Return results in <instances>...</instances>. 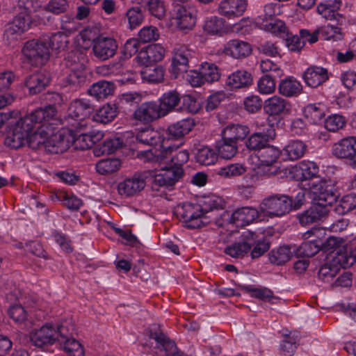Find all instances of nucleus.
Listing matches in <instances>:
<instances>
[{
  "instance_id": "obj_42",
  "label": "nucleus",
  "mask_w": 356,
  "mask_h": 356,
  "mask_svg": "<svg viewBox=\"0 0 356 356\" xmlns=\"http://www.w3.org/2000/svg\"><path fill=\"white\" fill-rule=\"evenodd\" d=\"M238 144L233 141L225 140L217 142L216 149L218 154L222 159H230L234 157L238 152Z\"/></svg>"
},
{
  "instance_id": "obj_32",
  "label": "nucleus",
  "mask_w": 356,
  "mask_h": 356,
  "mask_svg": "<svg viewBox=\"0 0 356 356\" xmlns=\"http://www.w3.org/2000/svg\"><path fill=\"white\" fill-rule=\"evenodd\" d=\"M251 232L243 235V241L236 243L225 249V253L232 257H241L247 254L251 249V244L254 243Z\"/></svg>"
},
{
  "instance_id": "obj_6",
  "label": "nucleus",
  "mask_w": 356,
  "mask_h": 356,
  "mask_svg": "<svg viewBox=\"0 0 356 356\" xmlns=\"http://www.w3.org/2000/svg\"><path fill=\"white\" fill-rule=\"evenodd\" d=\"M24 63L33 67H42L49 59L50 51L45 38L26 42L22 49Z\"/></svg>"
},
{
  "instance_id": "obj_50",
  "label": "nucleus",
  "mask_w": 356,
  "mask_h": 356,
  "mask_svg": "<svg viewBox=\"0 0 356 356\" xmlns=\"http://www.w3.org/2000/svg\"><path fill=\"white\" fill-rule=\"evenodd\" d=\"M204 30L211 35L221 34L226 30L225 20L216 16L211 17L205 21Z\"/></svg>"
},
{
  "instance_id": "obj_5",
  "label": "nucleus",
  "mask_w": 356,
  "mask_h": 356,
  "mask_svg": "<svg viewBox=\"0 0 356 356\" xmlns=\"http://www.w3.org/2000/svg\"><path fill=\"white\" fill-rule=\"evenodd\" d=\"M19 8L22 9L5 26L3 41L10 47L17 46L24 33L31 27L30 13L33 10V2L30 0H19Z\"/></svg>"
},
{
  "instance_id": "obj_31",
  "label": "nucleus",
  "mask_w": 356,
  "mask_h": 356,
  "mask_svg": "<svg viewBox=\"0 0 356 356\" xmlns=\"http://www.w3.org/2000/svg\"><path fill=\"white\" fill-rule=\"evenodd\" d=\"M241 289L253 298L259 299L270 304H277L280 298L274 295L273 291L266 287H254L251 285H241Z\"/></svg>"
},
{
  "instance_id": "obj_15",
  "label": "nucleus",
  "mask_w": 356,
  "mask_h": 356,
  "mask_svg": "<svg viewBox=\"0 0 356 356\" xmlns=\"http://www.w3.org/2000/svg\"><path fill=\"white\" fill-rule=\"evenodd\" d=\"M183 174V168L180 167L163 169L160 173L154 177L152 188L153 190L159 191V187H171L182 177Z\"/></svg>"
},
{
  "instance_id": "obj_41",
  "label": "nucleus",
  "mask_w": 356,
  "mask_h": 356,
  "mask_svg": "<svg viewBox=\"0 0 356 356\" xmlns=\"http://www.w3.org/2000/svg\"><path fill=\"white\" fill-rule=\"evenodd\" d=\"M294 251L295 248L292 251L291 248L289 245L281 246L277 250H273L270 252V261L272 264L282 265L291 259Z\"/></svg>"
},
{
  "instance_id": "obj_26",
  "label": "nucleus",
  "mask_w": 356,
  "mask_h": 356,
  "mask_svg": "<svg viewBox=\"0 0 356 356\" xmlns=\"http://www.w3.org/2000/svg\"><path fill=\"white\" fill-rule=\"evenodd\" d=\"M303 79L308 87L317 88L328 80L327 70L321 67L312 66L305 72Z\"/></svg>"
},
{
  "instance_id": "obj_54",
  "label": "nucleus",
  "mask_w": 356,
  "mask_h": 356,
  "mask_svg": "<svg viewBox=\"0 0 356 356\" xmlns=\"http://www.w3.org/2000/svg\"><path fill=\"white\" fill-rule=\"evenodd\" d=\"M268 143V136L262 133H254L251 135L245 142L246 147L251 150H258L266 146Z\"/></svg>"
},
{
  "instance_id": "obj_46",
  "label": "nucleus",
  "mask_w": 356,
  "mask_h": 356,
  "mask_svg": "<svg viewBox=\"0 0 356 356\" xmlns=\"http://www.w3.org/2000/svg\"><path fill=\"white\" fill-rule=\"evenodd\" d=\"M122 145V140L120 138H109L104 141L102 145L95 148V154L99 156L100 154H110L115 152Z\"/></svg>"
},
{
  "instance_id": "obj_58",
  "label": "nucleus",
  "mask_w": 356,
  "mask_h": 356,
  "mask_svg": "<svg viewBox=\"0 0 356 356\" xmlns=\"http://www.w3.org/2000/svg\"><path fill=\"white\" fill-rule=\"evenodd\" d=\"M339 270L336 265H332V261L323 265L318 270V277L323 282H330L339 273Z\"/></svg>"
},
{
  "instance_id": "obj_1",
  "label": "nucleus",
  "mask_w": 356,
  "mask_h": 356,
  "mask_svg": "<svg viewBox=\"0 0 356 356\" xmlns=\"http://www.w3.org/2000/svg\"><path fill=\"white\" fill-rule=\"evenodd\" d=\"M57 114L53 119L47 122L36 124L34 128L37 130L33 134L29 133L26 142L29 146L33 149H44L51 154H61L69 149L72 138L65 130H59L54 133L49 124L51 121L56 120Z\"/></svg>"
},
{
  "instance_id": "obj_38",
  "label": "nucleus",
  "mask_w": 356,
  "mask_h": 356,
  "mask_svg": "<svg viewBox=\"0 0 356 356\" xmlns=\"http://www.w3.org/2000/svg\"><path fill=\"white\" fill-rule=\"evenodd\" d=\"M128 22L129 28L134 29L140 26L145 20V11L139 6L129 7L124 15Z\"/></svg>"
},
{
  "instance_id": "obj_56",
  "label": "nucleus",
  "mask_w": 356,
  "mask_h": 356,
  "mask_svg": "<svg viewBox=\"0 0 356 356\" xmlns=\"http://www.w3.org/2000/svg\"><path fill=\"white\" fill-rule=\"evenodd\" d=\"M303 114L313 124L319 123L325 115L323 108L316 104L307 105L303 110Z\"/></svg>"
},
{
  "instance_id": "obj_45",
  "label": "nucleus",
  "mask_w": 356,
  "mask_h": 356,
  "mask_svg": "<svg viewBox=\"0 0 356 356\" xmlns=\"http://www.w3.org/2000/svg\"><path fill=\"white\" fill-rule=\"evenodd\" d=\"M298 339L294 334H286L284 337L280 346V354L282 356H293L298 347Z\"/></svg>"
},
{
  "instance_id": "obj_25",
  "label": "nucleus",
  "mask_w": 356,
  "mask_h": 356,
  "mask_svg": "<svg viewBox=\"0 0 356 356\" xmlns=\"http://www.w3.org/2000/svg\"><path fill=\"white\" fill-rule=\"evenodd\" d=\"M224 52L234 58L240 59L250 55L252 48L247 42L235 39L227 42L224 47Z\"/></svg>"
},
{
  "instance_id": "obj_19",
  "label": "nucleus",
  "mask_w": 356,
  "mask_h": 356,
  "mask_svg": "<svg viewBox=\"0 0 356 356\" xmlns=\"http://www.w3.org/2000/svg\"><path fill=\"white\" fill-rule=\"evenodd\" d=\"M164 117L156 102L142 104L134 113V118L144 123L152 122Z\"/></svg>"
},
{
  "instance_id": "obj_63",
  "label": "nucleus",
  "mask_w": 356,
  "mask_h": 356,
  "mask_svg": "<svg viewBox=\"0 0 356 356\" xmlns=\"http://www.w3.org/2000/svg\"><path fill=\"white\" fill-rule=\"evenodd\" d=\"M300 37L297 35H290L285 36L286 45L291 51H300L305 46L306 42H308V38H303L300 33Z\"/></svg>"
},
{
  "instance_id": "obj_23",
  "label": "nucleus",
  "mask_w": 356,
  "mask_h": 356,
  "mask_svg": "<svg viewBox=\"0 0 356 356\" xmlns=\"http://www.w3.org/2000/svg\"><path fill=\"white\" fill-rule=\"evenodd\" d=\"M259 216L257 209L245 207L235 210L230 218L229 222L237 227H243L253 222Z\"/></svg>"
},
{
  "instance_id": "obj_61",
  "label": "nucleus",
  "mask_w": 356,
  "mask_h": 356,
  "mask_svg": "<svg viewBox=\"0 0 356 356\" xmlns=\"http://www.w3.org/2000/svg\"><path fill=\"white\" fill-rule=\"evenodd\" d=\"M356 208V195L353 193L344 195L340 200L337 211L341 213H347Z\"/></svg>"
},
{
  "instance_id": "obj_39",
  "label": "nucleus",
  "mask_w": 356,
  "mask_h": 356,
  "mask_svg": "<svg viewBox=\"0 0 356 356\" xmlns=\"http://www.w3.org/2000/svg\"><path fill=\"white\" fill-rule=\"evenodd\" d=\"M331 260L332 265L336 266L340 270L341 268H346L351 266L356 261V257L353 250L348 251H337L334 255H332Z\"/></svg>"
},
{
  "instance_id": "obj_51",
  "label": "nucleus",
  "mask_w": 356,
  "mask_h": 356,
  "mask_svg": "<svg viewBox=\"0 0 356 356\" xmlns=\"http://www.w3.org/2000/svg\"><path fill=\"white\" fill-rule=\"evenodd\" d=\"M121 162L118 159H107L100 160L96 165V170L99 174H111L119 170Z\"/></svg>"
},
{
  "instance_id": "obj_40",
  "label": "nucleus",
  "mask_w": 356,
  "mask_h": 356,
  "mask_svg": "<svg viewBox=\"0 0 356 356\" xmlns=\"http://www.w3.org/2000/svg\"><path fill=\"white\" fill-rule=\"evenodd\" d=\"M321 245H323L321 239L305 241L296 250V254L299 257H312L321 250Z\"/></svg>"
},
{
  "instance_id": "obj_43",
  "label": "nucleus",
  "mask_w": 356,
  "mask_h": 356,
  "mask_svg": "<svg viewBox=\"0 0 356 356\" xmlns=\"http://www.w3.org/2000/svg\"><path fill=\"white\" fill-rule=\"evenodd\" d=\"M141 77L143 81L150 83H160L163 79L164 70L162 67H154L152 65L144 67L141 70Z\"/></svg>"
},
{
  "instance_id": "obj_37",
  "label": "nucleus",
  "mask_w": 356,
  "mask_h": 356,
  "mask_svg": "<svg viewBox=\"0 0 356 356\" xmlns=\"http://www.w3.org/2000/svg\"><path fill=\"white\" fill-rule=\"evenodd\" d=\"M193 120L188 118L171 124L168 128V134L172 138H180L188 134L194 127Z\"/></svg>"
},
{
  "instance_id": "obj_35",
  "label": "nucleus",
  "mask_w": 356,
  "mask_h": 356,
  "mask_svg": "<svg viewBox=\"0 0 356 356\" xmlns=\"http://www.w3.org/2000/svg\"><path fill=\"white\" fill-rule=\"evenodd\" d=\"M307 145L301 140H291L282 149V155L286 159L295 161L304 156Z\"/></svg>"
},
{
  "instance_id": "obj_20",
  "label": "nucleus",
  "mask_w": 356,
  "mask_h": 356,
  "mask_svg": "<svg viewBox=\"0 0 356 356\" xmlns=\"http://www.w3.org/2000/svg\"><path fill=\"white\" fill-rule=\"evenodd\" d=\"M164 56L163 48L158 44L149 45L145 49H141L137 57V61L139 64L145 67L150 66L152 64L160 61Z\"/></svg>"
},
{
  "instance_id": "obj_14",
  "label": "nucleus",
  "mask_w": 356,
  "mask_h": 356,
  "mask_svg": "<svg viewBox=\"0 0 356 356\" xmlns=\"http://www.w3.org/2000/svg\"><path fill=\"white\" fill-rule=\"evenodd\" d=\"M90 111L91 108L88 104L76 100L71 103L68 109V116L65 120L69 123L70 120H74L72 126L81 131L87 126L86 119L90 116Z\"/></svg>"
},
{
  "instance_id": "obj_13",
  "label": "nucleus",
  "mask_w": 356,
  "mask_h": 356,
  "mask_svg": "<svg viewBox=\"0 0 356 356\" xmlns=\"http://www.w3.org/2000/svg\"><path fill=\"white\" fill-rule=\"evenodd\" d=\"M193 52L186 45H175L170 70L175 79L177 78L179 74L187 72L189 67V60L193 58Z\"/></svg>"
},
{
  "instance_id": "obj_30",
  "label": "nucleus",
  "mask_w": 356,
  "mask_h": 356,
  "mask_svg": "<svg viewBox=\"0 0 356 356\" xmlns=\"http://www.w3.org/2000/svg\"><path fill=\"white\" fill-rule=\"evenodd\" d=\"M292 172L298 181H303L315 177L318 173L316 164L311 161H302L293 168Z\"/></svg>"
},
{
  "instance_id": "obj_53",
  "label": "nucleus",
  "mask_w": 356,
  "mask_h": 356,
  "mask_svg": "<svg viewBox=\"0 0 356 356\" xmlns=\"http://www.w3.org/2000/svg\"><path fill=\"white\" fill-rule=\"evenodd\" d=\"M61 130L67 131L72 138V140L70 141L69 148L72 145H74L75 148L81 149H89L92 147V143L90 140L91 138L90 137L89 134L82 133L76 137V136L73 134L72 129H62Z\"/></svg>"
},
{
  "instance_id": "obj_21",
  "label": "nucleus",
  "mask_w": 356,
  "mask_h": 356,
  "mask_svg": "<svg viewBox=\"0 0 356 356\" xmlns=\"http://www.w3.org/2000/svg\"><path fill=\"white\" fill-rule=\"evenodd\" d=\"M145 186V181L140 176L134 175L120 182L118 186V193L125 197L134 196L140 193Z\"/></svg>"
},
{
  "instance_id": "obj_57",
  "label": "nucleus",
  "mask_w": 356,
  "mask_h": 356,
  "mask_svg": "<svg viewBox=\"0 0 356 356\" xmlns=\"http://www.w3.org/2000/svg\"><path fill=\"white\" fill-rule=\"evenodd\" d=\"M251 234L254 241V243L251 244V248H252L251 257L252 259L259 258L268 250L270 243L265 240L259 238L255 233L251 232Z\"/></svg>"
},
{
  "instance_id": "obj_16",
  "label": "nucleus",
  "mask_w": 356,
  "mask_h": 356,
  "mask_svg": "<svg viewBox=\"0 0 356 356\" xmlns=\"http://www.w3.org/2000/svg\"><path fill=\"white\" fill-rule=\"evenodd\" d=\"M300 33L303 38H308V42L310 44H313L318 40V34L321 35L323 39L326 40H333L337 41L341 40L343 38L341 29L330 24L316 29L312 33L306 29L300 30Z\"/></svg>"
},
{
  "instance_id": "obj_59",
  "label": "nucleus",
  "mask_w": 356,
  "mask_h": 356,
  "mask_svg": "<svg viewBox=\"0 0 356 356\" xmlns=\"http://www.w3.org/2000/svg\"><path fill=\"white\" fill-rule=\"evenodd\" d=\"M345 118L340 115H332L329 116L324 122L325 128L329 131L336 132L343 129L346 125Z\"/></svg>"
},
{
  "instance_id": "obj_4",
  "label": "nucleus",
  "mask_w": 356,
  "mask_h": 356,
  "mask_svg": "<svg viewBox=\"0 0 356 356\" xmlns=\"http://www.w3.org/2000/svg\"><path fill=\"white\" fill-rule=\"evenodd\" d=\"M137 140L150 146L159 145V149L154 148L141 152V154L149 161L161 162L171 155L178 146L170 143V138L164 139L161 133L151 126L140 129L136 135Z\"/></svg>"
},
{
  "instance_id": "obj_18",
  "label": "nucleus",
  "mask_w": 356,
  "mask_h": 356,
  "mask_svg": "<svg viewBox=\"0 0 356 356\" xmlns=\"http://www.w3.org/2000/svg\"><path fill=\"white\" fill-rule=\"evenodd\" d=\"M70 330L68 326L61 329L59 344L70 356H85L83 347L79 341L72 337Z\"/></svg>"
},
{
  "instance_id": "obj_62",
  "label": "nucleus",
  "mask_w": 356,
  "mask_h": 356,
  "mask_svg": "<svg viewBox=\"0 0 356 356\" xmlns=\"http://www.w3.org/2000/svg\"><path fill=\"white\" fill-rule=\"evenodd\" d=\"M47 42V46L53 49L60 50L63 49L66 47L67 42V35L62 32H57L52 33L48 39H45Z\"/></svg>"
},
{
  "instance_id": "obj_49",
  "label": "nucleus",
  "mask_w": 356,
  "mask_h": 356,
  "mask_svg": "<svg viewBox=\"0 0 356 356\" xmlns=\"http://www.w3.org/2000/svg\"><path fill=\"white\" fill-rule=\"evenodd\" d=\"M49 81L47 74L39 72L29 76L25 81V86L30 90L42 88L47 87Z\"/></svg>"
},
{
  "instance_id": "obj_52",
  "label": "nucleus",
  "mask_w": 356,
  "mask_h": 356,
  "mask_svg": "<svg viewBox=\"0 0 356 356\" xmlns=\"http://www.w3.org/2000/svg\"><path fill=\"white\" fill-rule=\"evenodd\" d=\"M116 115V109L111 105L106 104L97 111L93 116V119L97 122L107 124L113 120Z\"/></svg>"
},
{
  "instance_id": "obj_55",
  "label": "nucleus",
  "mask_w": 356,
  "mask_h": 356,
  "mask_svg": "<svg viewBox=\"0 0 356 356\" xmlns=\"http://www.w3.org/2000/svg\"><path fill=\"white\" fill-rule=\"evenodd\" d=\"M246 170L247 168L244 165L234 163L220 168L218 174L225 178H232L243 175Z\"/></svg>"
},
{
  "instance_id": "obj_33",
  "label": "nucleus",
  "mask_w": 356,
  "mask_h": 356,
  "mask_svg": "<svg viewBox=\"0 0 356 356\" xmlns=\"http://www.w3.org/2000/svg\"><path fill=\"white\" fill-rule=\"evenodd\" d=\"M289 104L284 99L273 96L265 101L264 109L269 115H279L289 112Z\"/></svg>"
},
{
  "instance_id": "obj_10",
  "label": "nucleus",
  "mask_w": 356,
  "mask_h": 356,
  "mask_svg": "<svg viewBox=\"0 0 356 356\" xmlns=\"http://www.w3.org/2000/svg\"><path fill=\"white\" fill-rule=\"evenodd\" d=\"M172 13L177 27L181 30H191L196 24V9L189 2L172 3Z\"/></svg>"
},
{
  "instance_id": "obj_11",
  "label": "nucleus",
  "mask_w": 356,
  "mask_h": 356,
  "mask_svg": "<svg viewBox=\"0 0 356 356\" xmlns=\"http://www.w3.org/2000/svg\"><path fill=\"white\" fill-rule=\"evenodd\" d=\"M88 31L83 33L84 39L88 38L92 41V51L95 56L102 60L113 57L118 49V44L113 38L99 35L97 38H90L88 35Z\"/></svg>"
},
{
  "instance_id": "obj_27",
  "label": "nucleus",
  "mask_w": 356,
  "mask_h": 356,
  "mask_svg": "<svg viewBox=\"0 0 356 356\" xmlns=\"http://www.w3.org/2000/svg\"><path fill=\"white\" fill-rule=\"evenodd\" d=\"M225 83L232 89L249 88L253 83V78L249 72L238 70L227 76Z\"/></svg>"
},
{
  "instance_id": "obj_47",
  "label": "nucleus",
  "mask_w": 356,
  "mask_h": 356,
  "mask_svg": "<svg viewBox=\"0 0 356 356\" xmlns=\"http://www.w3.org/2000/svg\"><path fill=\"white\" fill-rule=\"evenodd\" d=\"M200 71L205 83H212L218 81L220 77V70L213 63L205 62L201 65Z\"/></svg>"
},
{
  "instance_id": "obj_28",
  "label": "nucleus",
  "mask_w": 356,
  "mask_h": 356,
  "mask_svg": "<svg viewBox=\"0 0 356 356\" xmlns=\"http://www.w3.org/2000/svg\"><path fill=\"white\" fill-rule=\"evenodd\" d=\"M249 133L250 129L246 125L230 124L222 129L221 135L225 140L238 144V142L243 140Z\"/></svg>"
},
{
  "instance_id": "obj_17",
  "label": "nucleus",
  "mask_w": 356,
  "mask_h": 356,
  "mask_svg": "<svg viewBox=\"0 0 356 356\" xmlns=\"http://www.w3.org/2000/svg\"><path fill=\"white\" fill-rule=\"evenodd\" d=\"M149 337L156 342V348L164 352V355L162 356H186L184 353L177 350L175 343L164 333L157 332L156 327L150 330Z\"/></svg>"
},
{
  "instance_id": "obj_3",
  "label": "nucleus",
  "mask_w": 356,
  "mask_h": 356,
  "mask_svg": "<svg viewBox=\"0 0 356 356\" xmlns=\"http://www.w3.org/2000/svg\"><path fill=\"white\" fill-rule=\"evenodd\" d=\"M209 209L202 207L200 204L184 203L177 206L175 213L184 226L188 229H199L210 223L213 220H216L219 214L214 211L222 209V206L216 200L209 199L205 202Z\"/></svg>"
},
{
  "instance_id": "obj_44",
  "label": "nucleus",
  "mask_w": 356,
  "mask_h": 356,
  "mask_svg": "<svg viewBox=\"0 0 356 356\" xmlns=\"http://www.w3.org/2000/svg\"><path fill=\"white\" fill-rule=\"evenodd\" d=\"M261 27L266 31L270 32L282 38L288 36L289 32L285 23L279 19H270L261 22Z\"/></svg>"
},
{
  "instance_id": "obj_34",
  "label": "nucleus",
  "mask_w": 356,
  "mask_h": 356,
  "mask_svg": "<svg viewBox=\"0 0 356 356\" xmlns=\"http://www.w3.org/2000/svg\"><path fill=\"white\" fill-rule=\"evenodd\" d=\"M53 201L58 200L71 211H78L83 204V201L72 193L63 191H56L51 195Z\"/></svg>"
},
{
  "instance_id": "obj_12",
  "label": "nucleus",
  "mask_w": 356,
  "mask_h": 356,
  "mask_svg": "<svg viewBox=\"0 0 356 356\" xmlns=\"http://www.w3.org/2000/svg\"><path fill=\"white\" fill-rule=\"evenodd\" d=\"M332 154L339 159H346V163L356 169V138L347 137L333 144Z\"/></svg>"
},
{
  "instance_id": "obj_22",
  "label": "nucleus",
  "mask_w": 356,
  "mask_h": 356,
  "mask_svg": "<svg viewBox=\"0 0 356 356\" xmlns=\"http://www.w3.org/2000/svg\"><path fill=\"white\" fill-rule=\"evenodd\" d=\"M247 8L245 0H222L218 6L219 13L227 18L238 17Z\"/></svg>"
},
{
  "instance_id": "obj_8",
  "label": "nucleus",
  "mask_w": 356,
  "mask_h": 356,
  "mask_svg": "<svg viewBox=\"0 0 356 356\" xmlns=\"http://www.w3.org/2000/svg\"><path fill=\"white\" fill-rule=\"evenodd\" d=\"M67 325H54L47 323L40 329L35 330L30 334V339L33 345L42 348L49 344L60 341L61 338V329L66 328Z\"/></svg>"
},
{
  "instance_id": "obj_24",
  "label": "nucleus",
  "mask_w": 356,
  "mask_h": 356,
  "mask_svg": "<svg viewBox=\"0 0 356 356\" xmlns=\"http://www.w3.org/2000/svg\"><path fill=\"white\" fill-rule=\"evenodd\" d=\"M328 213L327 208L315 204L307 210L298 214L297 218L302 225L306 226L322 220L327 216Z\"/></svg>"
},
{
  "instance_id": "obj_7",
  "label": "nucleus",
  "mask_w": 356,
  "mask_h": 356,
  "mask_svg": "<svg viewBox=\"0 0 356 356\" xmlns=\"http://www.w3.org/2000/svg\"><path fill=\"white\" fill-rule=\"evenodd\" d=\"M259 209L268 217H282L292 210L291 197L282 194L270 195L262 200Z\"/></svg>"
},
{
  "instance_id": "obj_48",
  "label": "nucleus",
  "mask_w": 356,
  "mask_h": 356,
  "mask_svg": "<svg viewBox=\"0 0 356 356\" xmlns=\"http://www.w3.org/2000/svg\"><path fill=\"white\" fill-rule=\"evenodd\" d=\"M197 162L202 165H209L213 164L218 159V156L213 149L204 146L197 149L195 154Z\"/></svg>"
},
{
  "instance_id": "obj_36",
  "label": "nucleus",
  "mask_w": 356,
  "mask_h": 356,
  "mask_svg": "<svg viewBox=\"0 0 356 356\" xmlns=\"http://www.w3.org/2000/svg\"><path fill=\"white\" fill-rule=\"evenodd\" d=\"M179 94L176 90L169 91L165 93L160 99V104H158L162 114L165 116L172 111L180 102Z\"/></svg>"
},
{
  "instance_id": "obj_29",
  "label": "nucleus",
  "mask_w": 356,
  "mask_h": 356,
  "mask_svg": "<svg viewBox=\"0 0 356 356\" xmlns=\"http://www.w3.org/2000/svg\"><path fill=\"white\" fill-rule=\"evenodd\" d=\"M281 154L282 153L278 148L272 145H266L258 152V158L263 165L273 167L274 170L270 174H276L277 168L274 165L277 163Z\"/></svg>"
},
{
  "instance_id": "obj_60",
  "label": "nucleus",
  "mask_w": 356,
  "mask_h": 356,
  "mask_svg": "<svg viewBox=\"0 0 356 356\" xmlns=\"http://www.w3.org/2000/svg\"><path fill=\"white\" fill-rule=\"evenodd\" d=\"M146 5L150 14L161 19L165 15V7L161 0H147Z\"/></svg>"
},
{
  "instance_id": "obj_2",
  "label": "nucleus",
  "mask_w": 356,
  "mask_h": 356,
  "mask_svg": "<svg viewBox=\"0 0 356 356\" xmlns=\"http://www.w3.org/2000/svg\"><path fill=\"white\" fill-rule=\"evenodd\" d=\"M57 114L54 106L49 105L44 108L35 110L26 116L21 118L13 127L8 134L5 143L13 149H17L24 145L29 136V133L33 131L36 124L49 121Z\"/></svg>"
},
{
  "instance_id": "obj_64",
  "label": "nucleus",
  "mask_w": 356,
  "mask_h": 356,
  "mask_svg": "<svg viewBox=\"0 0 356 356\" xmlns=\"http://www.w3.org/2000/svg\"><path fill=\"white\" fill-rule=\"evenodd\" d=\"M8 314L15 322L22 323L26 321L28 313L21 305H14L8 311Z\"/></svg>"
},
{
  "instance_id": "obj_9",
  "label": "nucleus",
  "mask_w": 356,
  "mask_h": 356,
  "mask_svg": "<svg viewBox=\"0 0 356 356\" xmlns=\"http://www.w3.org/2000/svg\"><path fill=\"white\" fill-rule=\"evenodd\" d=\"M310 192L316 204L328 209L329 206L337 202L338 194L334 186L325 180L314 182L309 186Z\"/></svg>"
}]
</instances>
